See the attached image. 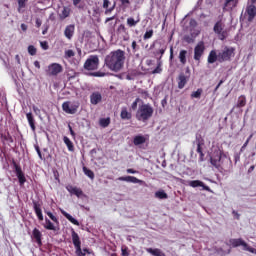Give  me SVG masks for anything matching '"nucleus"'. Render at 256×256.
<instances>
[{"mask_svg": "<svg viewBox=\"0 0 256 256\" xmlns=\"http://www.w3.org/2000/svg\"><path fill=\"white\" fill-rule=\"evenodd\" d=\"M105 66L110 70L117 73L123 69L125 65V51L118 49L110 52L104 59Z\"/></svg>", "mask_w": 256, "mask_h": 256, "instance_id": "nucleus-1", "label": "nucleus"}, {"mask_svg": "<svg viewBox=\"0 0 256 256\" xmlns=\"http://www.w3.org/2000/svg\"><path fill=\"white\" fill-rule=\"evenodd\" d=\"M153 106L150 104H142L139 106L137 113H136V119L138 121H142L145 123L146 121H149L153 117Z\"/></svg>", "mask_w": 256, "mask_h": 256, "instance_id": "nucleus-2", "label": "nucleus"}, {"mask_svg": "<svg viewBox=\"0 0 256 256\" xmlns=\"http://www.w3.org/2000/svg\"><path fill=\"white\" fill-rule=\"evenodd\" d=\"M72 243L75 248L76 256H86L91 255V250L89 248H81V238H79V234L72 229Z\"/></svg>", "mask_w": 256, "mask_h": 256, "instance_id": "nucleus-3", "label": "nucleus"}, {"mask_svg": "<svg viewBox=\"0 0 256 256\" xmlns=\"http://www.w3.org/2000/svg\"><path fill=\"white\" fill-rule=\"evenodd\" d=\"M233 57H235V47L225 46L220 52H218L219 63L231 61Z\"/></svg>", "mask_w": 256, "mask_h": 256, "instance_id": "nucleus-4", "label": "nucleus"}, {"mask_svg": "<svg viewBox=\"0 0 256 256\" xmlns=\"http://www.w3.org/2000/svg\"><path fill=\"white\" fill-rule=\"evenodd\" d=\"M213 31L220 41H225V39L229 37V32L225 29V23H223V20H218L214 24Z\"/></svg>", "mask_w": 256, "mask_h": 256, "instance_id": "nucleus-5", "label": "nucleus"}, {"mask_svg": "<svg viewBox=\"0 0 256 256\" xmlns=\"http://www.w3.org/2000/svg\"><path fill=\"white\" fill-rule=\"evenodd\" d=\"M86 71H97L99 69V56L91 55L84 63Z\"/></svg>", "mask_w": 256, "mask_h": 256, "instance_id": "nucleus-6", "label": "nucleus"}, {"mask_svg": "<svg viewBox=\"0 0 256 256\" xmlns=\"http://www.w3.org/2000/svg\"><path fill=\"white\" fill-rule=\"evenodd\" d=\"M62 110L68 115H75L79 110V102L71 103L70 101H66L62 104Z\"/></svg>", "mask_w": 256, "mask_h": 256, "instance_id": "nucleus-7", "label": "nucleus"}, {"mask_svg": "<svg viewBox=\"0 0 256 256\" xmlns=\"http://www.w3.org/2000/svg\"><path fill=\"white\" fill-rule=\"evenodd\" d=\"M59 73H63V66L59 63H52L46 69V74L49 75V77H57Z\"/></svg>", "mask_w": 256, "mask_h": 256, "instance_id": "nucleus-8", "label": "nucleus"}, {"mask_svg": "<svg viewBox=\"0 0 256 256\" xmlns=\"http://www.w3.org/2000/svg\"><path fill=\"white\" fill-rule=\"evenodd\" d=\"M203 53H205V42L200 41L194 48V60L201 61V57H203Z\"/></svg>", "mask_w": 256, "mask_h": 256, "instance_id": "nucleus-9", "label": "nucleus"}, {"mask_svg": "<svg viewBox=\"0 0 256 256\" xmlns=\"http://www.w3.org/2000/svg\"><path fill=\"white\" fill-rule=\"evenodd\" d=\"M12 164L15 169V173L19 180L20 185H25V182L27 181V179L25 178V174L23 173L21 166H19V164H17V162L15 161H13Z\"/></svg>", "mask_w": 256, "mask_h": 256, "instance_id": "nucleus-10", "label": "nucleus"}, {"mask_svg": "<svg viewBox=\"0 0 256 256\" xmlns=\"http://www.w3.org/2000/svg\"><path fill=\"white\" fill-rule=\"evenodd\" d=\"M189 187H193V189H196V187H202L203 191L211 192V188L201 180H190L188 181Z\"/></svg>", "mask_w": 256, "mask_h": 256, "instance_id": "nucleus-11", "label": "nucleus"}, {"mask_svg": "<svg viewBox=\"0 0 256 256\" xmlns=\"http://www.w3.org/2000/svg\"><path fill=\"white\" fill-rule=\"evenodd\" d=\"M189 82V75L181 72L177 77L178 89H185V85Z\"/></svg>", "mask_w": 256, "mask_h": 256, "instance_id": "nucleus-12", "label": "nucleus"}, {"mask_svg": "<svg viewBox=\"0 0 256 256\" xmlns=\"http://www.w3.org/2000/svg\"><path fill=\"white\" fill-rule=\"evenodd\" d=\"M229 244L231 245V247H243V250L246 251L247 247L249 246V244H247V242H245V240L241 239V238H237V239H230L229 240Z\"/></svg>", "mask_w": 256, "mask_h": 256, "instance_id": "nucleus-13", "label": "nucleus"}, {"mask_svg": "<svg viewBox=\"0 0 256 256\" xmlns=\"http://www.w3.org/2000/svg\"><path fill=\"white\" fill-rule=\"evenodd\" d=\"M31 238L34 239V241L37 243V245L39 247H41V245H43V241H42L43 234L40 232L39 229H37V228L33 229Z\"/></svg>", "mask_w": 256, "mask_h": 256, "instance_id": "nucleus-14", "label": "nucleus"}, {"mask_svg": "<svg viewBox=\"0 0 256 256\" xmlns=\"http://www.w3.org/2000/svg\"><path fill=\"white\" fill-rule=\"evenodd\" d=\"M33 209L39 221H43V211L41 210V203L33 201Z\"/></svg>", "mask_w": 256, "mask_h": 256, "instance_id": "nucleus-15", "label": "nucleus"}, {"mask_svg": "<svg viewBox=\"0 0 256 256\" xmlns=\"http://www.w3.org/2000/svg\"><path fill=\"white\" fill-rule=\"evenodd\" d=\"M118 181H126L127 183H139L140 185H143V180H139L135 176H121L118 178Z\"/></svg>", "mask_w": 256, "mask_h": 256, "instance_id": "nucleus-16", "label": "nucleus"}, {"mask_svg": "<svg viewBox=\"0 0 256 256\" xmlns=\"http://www.w3.org/2000/svg\"><path fill=\"white\" fill-rule=\"evenodd\" d=\"M246 13L248 15V21L251 23L253 19L256 17V7L255 5L251 4L246 8Z\"/></svg>", "mask_w": 256, "mask_h": 256, "instance_id": "nucleus-17", "label": "nucleus"}, {"mask_svg": "<svg viewBox=\"0 0 256 256\" xmlns=\"http://www.w3.org/2000/svg\"><path fill=\"white\" fill-rule=\"evenodd\" d=\"M66 189L68 192H70L71 195H76V197H83V190H81V188L75 187L73 185H68Z\"/></svg>", "mask_w": 256, "mask_h": 256, "instance_id": "nucleus-18", "label": "nucleus"}, {"mask_svg": "<svg viewBox=\"0 0 256 256\" xmlns=\"http://www.w3.org/2000/svg\"><path fill=\"white\" fill-rule=\"evenodd\" d=\"M103 99V96L99 92H94L90 95V102L92 105H99Z\"/></svg>", "mask_w": 256, "mask_h": 256, "instance_id": "nucleus-19", "label": "nucleus"}, {"mask_svg": "<svg viewBox=\"0 0 256 256\" xmlns=\"http://www.w3.org/2000/svg\"><path fill=\"white\" fill-rule=\"evenodd\" d=\"M221 158H222L221 153H217L215 156L211 157L210 158L211 165H213V167H215L216 169H219V167H221Z\"/></svg>", "mask_w": 256, "mask_h": 256, "instance_id": "nucleus-20", "label": "nucleus"}, {"mask_svg": "<svg viewBox=\"0 0 256 256\" xmlns=\"http://www.w3.org/2000/svg\"><path fill=\"white\" fill-rule=\"evenodd\" d=\"M64 35H65L66 39H73V35H75V25L70 24V25L66 26V28L64 30Z\"/></svg>", "mask_w": 256, "mask_h": 256, "instance_id": "nucleus-21", "label": "nucleus"}, {"mask_svg": "<svg viewBox=\"0 0 256 256\" xmlns=\"http://www.w3.org/2000/svg\"><path fill=\"white\" fill-rule=\"evenodd\" d=\"M216 61L219 63V54H217V52L215 50H212V51H210V53L208 55L207 62L210 65H213V63H215Z\"/></svg>", "mask_w": 256, "mask_h": 256, "instance_id": "nucleus-22", "label": "nucleus"}, {"mask_svg": "<svg viewBox=\"0 0 256 256\" xmlns=\"http://www.w3.org/2000/svg\"><path fill=\"white\" fill-rule=\"evenodd\" d=\"M26 119L30 125V129L35 133L37 127L35 126V118L33 117V113H26Z\"/></svg>", "mask_w": 256, "mask_h": 256, "instance_id": "nucleus-23", "label": "nucleus"}, {"mask_svg": "<svg viewBox=\"0 0 256 256\" xmlns=\"http://www.w3.org/2000/svg\"><path fill=\"white\" fill-rule=\"evenodd\" d=\"M120 117L123 121H129L133 117V114L127 110V107H123L121 109Z\"/></svg>", "mask_w": 256, "mask_h": 256, "instance_id": "nucleus-24", "label": "nucleus"}, {"mask_svg": "<svg viewBox=\"0 0 256 256\" xmlns=\"http://www.w3.org/2000/svg\"><path fill=\"white\" fill-rule=\"evenodd\" d=\"M146 142H147V138H145V136L143 135H136L133 139V144L136 147H139V145H143Z\"/></svg>", "mask_w": 256, "mask_h": 256, "instance_id": "nucleus-25", "label": "nucleus"}, {"mask_svg": "<svg viewBox=\"0 0 256 256\" xmlns=\"http://www.w3.org/2000/svg\"><path fill=\"white\" fill-rule=\"evenodd\" d=\"M245 105H247V97H245V95L239 96L235 107L241 109L245 107Z\"/></svg>", "mask_w": 256, "mask_h": 256, "instance_id": "nucleus-26", "label": "nucleus"}, {"mask_svg": "<svg viewBox=\"0 0 256 256\" xmlns=\"http://www.w3.org/2000/svg\"><path fill=\"white\" fill-rule=\"evenodd\" d=\"M146 252L150 253L152 256H166L165 253H163V251H161L159 248H146Z\"/></svg>", "mask_w": 256, "mask_h": 256, "instance_id": "nucleus-27", "label": "nucleus"}, {"mask_svg": "<svg viewBox=\"0 0 256 256\" xmlns=\"http://www.w3.org/2000/svg\"><path fill=\"white\" fill-rule=\"evenodd\" d=\"M187 50H181L178 55V59L181 63V65H187Z\"/></svg>", "mask_w": 256, "mask_h": 256, "instance_id": "nucleus-28", "label": "nucleus"}, {"mask_svg": "<svg viewBox=\"0 0 256 256\" xmlns=\"http://www.w3.org/2000/svg\"><path fill=\"white\" fill-rule=\"evenodd\" d=\"M62 215L68 220L70 221V223H72L73 225H77L79 226V221L75 218H73V216H71V214L67 213L65 210H61Z\"/></svg>", "mask_w": 256, "mask_h": 256, "instance_id": "nucleus-29", "label": "nucleus"}, {"mask_svg": "<svg viewBox=\"0 0 256 256\" xmlns=\"http://www.w3.org/2000/svg\"><path fill=\"white\" fill-rule=\"evenodd\" d=\"M63 141L65 145L68 147V151H75V146L73 145V142L71 141V139H69V137L64 136Z\"/></svg>", "mask_w": 256, "mask_h": 256, "instance_id": "nucleus-30", "label": "nucleus"}, {"mask_svg": "<svg viewBox=\"0 0 256 256\" xmlns=\"http://www.w3.org/2000/svg\"><path fill=\"white\" fill-rule=\"evenodd\" d=\"M235 0H225L224 6H223V11H231V9H233V7H235L234 3Z\"/></svg>", "mask_w": 256, "mask_h": 256, "instance_id": "nucleus-31", "label": "nucleus"}, {"mask_svg": "<svg viewBox=\"0 0 256 256\" xmlns=\"http://www.w3.org/2000/svg\"><path fill=\"white\" fill-rule=\"evenodd\" d=\"M45 223L46 224L44 225V229H47L48 231H57V228L51 223L49 218H45Z\"/></svg>", "mask_w": 256, "mask_h": 256, "instance_id": "nucleus-32", "label": "nucleus"}, {"mask_svg": "<svg viewBox=\"0 0 256 256\" xmlns=\"http://www.w3.org/2000/svg\"><path fill=\"white\" fill-rule=\"evenodd\" d=\"M83 173L86 175V177H89V179H95V173L86 166L83 167Z\"/></svg>", "mask_w": 256, "mask_h": 256, "instance_id": "nucleus-33", "label": "nucleus"}, {"mask_svg": "<svg viewBox=\"0 0 256 256\" xmlns=\"http://www.w3.org/2000/svg\"><path fill=\"white\" fill-rule=\"evenodd\" d=\"M71 15V8L64 7L62 13L60 14V19H67Z\"/></svg>", "mask_w": 256, "mask_h": 256, "instance_id": "nucleus-34", "label": "nucleus"}, {"mask_svg": "<svg viewBox=\"0 0 256 256\" xmlns=\"http://www.w3.org/2000/svg\"><path fill=\"white\" fill-rule=\"evenodd\" d=\"M141 21V19L137 18V20H135V18L133 17H129L127 18V25L128 27H136L137 23H139Z\"/></svg>", "mask_w": 256, "mask_h": 256, "instance_id": "nucleus-35", "label": "nucleus"}, {"mask_svg": "<svg viewBox=\"0 0 256 256\" xmlns=\"http://www.w3.org/2000/svg\"><path fill=\"white\" fill-rule=\"evenodd\" d=\"M117 34L118 35H129V32H127V27H125V24H120L118 26Z\"/></svg>", "mask_w": 256, "mask_h": 256, "instance_id": "nucleus-36", "label": "nucleus"}, {"mask_svg": "<svg viewBox=\"0 0 256 256\" xmlns=\"http://www.w3.org/2000/svg\"><path fill=\"white\" fill-rule=\"evenodd\" d=\"M99 123H100V127H109V125H111V118H101L99 120Z\"/></svg>", "mask_w": 256, "mask_h": 256, "instance_id": "nucleus-37", "label": "nucleus"}, {"mask_svg": "<svg viewBox=\"0 0 256 256\" xmlns=\"http://www.w3.org/2000/svg\"><path fill=\"white\" fill-rule=\"evenodd\" d=\"M216 253L221 256L229 255L231 253V248L228 247L227 249L218 248L216 249Z\"/></svg>", "mask_w": 256, "mask_h": 256, "instance_id": "nucleus-38", "label": "nucleus"}, {"mask_svg": "<svg viewBox=\"0 0 256 256\" xmlns=\"http://www.w3.org/2000/svg\"><path fill=\"white\" fill-rule=\"evenodd\" d=\"M165 51H167V45L163 44L160 49L156 51V55H160L159 60L165 55Z\"/></svg>", "mask_w": 256, "mask_h": 256, "instance_id": "nucleus-39", "label": "nucleus"}, {"mask_svg": "<svg viewBox=\"0 0 256 256\" xmlns=\"http://www.w3.org/2000/svg\"><path fill=\"white\" fill-rule=\"evenodd\" d=\"M45 213L46 215H48L51 221H53V223H56V225H59V219L57 218V216L53 215L51 211H45Z\"/></svg>", "mask_w": 256, "mask_h": 256, "instance_id": "nucleus-40", "label": "nucleus"}, {"mask_svg": "<svg viewBox=\"0 0 256 256\" xmlns=\"http://www.w3.org/2000/svg\"><path fill=\"white\" fill-rule=\"evenodd\" d=\"M203 93V89H198L197 91L192 92L191 97L192 99H201V95Z\"/></svg>", "mask_w": 256, "mask_h": 256, "instance_id": "nucleus-41", "label": "nucleus"}, {"mask_svg": "<svg viewBox=\"0 0 256 256\" xmlns=\"http://www.w3.org/2000/svg\"><path fill=\"white\" fill-rule=\"evenodd\" d=\"M155 197H157L158 199H167L169 196L165 193V191H157L155 193Z\"/></svg>", "mask_w": 256, "mask_h": 256, "instance_id": "nucleus-42", "label": "nucleus"}, {"mask_svg": "<svg viewBox=\"0 0 256 256\" xmlns=\"http://www.w3.org/2000/svg\"><path fill=\"white\" fill-rule=\"evenodd\" d=\"M161 61H158L157 67L152 71L153 75H157L163 71V68H161Z\"/></svg>", "mask_w": 256, "mask_h": 256, "instance_id": "nucleus-43", "label": "nucleus"}, {"mask_svg": "<svg viewBox=\"0 0 256 256\" xmlns=\"http://www.w3.org/2000/svg\"><path fill=\"white\" fill-rule=\"evenodd\" d=\"M28 0H18V13H21V9H25Z\"/></svg>", "mask_w": 256, "mask_h": 256, "instance_id": "nucleus-44", "label": "nucleus"}, {"mask_svg": "<svg viewBox=\"0 0 256 256\" xmlns=\"http://www.w3.org/2000/svg\"><path fill=\"white\" fill-rule=\"evenodd\" d=\"M28 53H29V55H32V56L37 55V48H35V46H33V45H29Z\"/></svg>", "mask_w": 256, "mask_h": 256, "instance_id": "nucleus-45", "label": "nucleus"}, {"mask_svg": "<svg viewBox=\"0 0 256 256\" xmlns=\"http://www.w3.org/2000/svg\"><path fill=\"white\" fill-rule=\"evenodd\" d=\"M64 57L65 59H71V57H75V52L73 50H66Z\"/></svg>", "mask_w": 256, "mask_h": 256, "instance_id": "nucleus-46", "label": "nucleus"}, {"mask_svg": "<svg viewBox=\"0 0 256 256\" xmlns=\"http://www.w3.org/2000/svg\"><path fill=\"white\" fill-rule=\"evenodd\" d=\"M151 37H153V29L146 31L143 36V39L147 41V39H151Z\"/></svg>", "mask_w": 256, "mask_h": 256, "instance_id": "nucleus-47", "label": "nucleus"}, {"mask_svg": "<svg viewBox=\"0 0 256 256\" xmlns=\"http://www.w3.org/2000/svg\"><path fill=\"white\" fill-rule=\"evenodd\" d=\"M184 41L188 44H191V43H194L195 42V38H193L192 36L190 35H185L184 36Z\"/></svg>", "mask_w": 256, "mask_h": 256, "instance_id": "nucleus-48", "label": "nucleus"}, {"mask_svg": "<svg viewBox=\"0 0 256 256\" xmlns=\"http://www.w3.org/2000/svg\"><path fill=\"white\" fill-rule=\"evenodd\" d=\"M122 256H129V248L127 246L121 247Z\"/></svg>", "mask_w": 256, "mask_h": 256, "instance_id": "nucleus-49", "label": "nucleus"}, {"mask_svg": "<svg viewBox=\"0 0 256 256\" xmlns=\"http://www.w3.org/2000/svg\"><path fill=\"white\" fill-rule=\"evenodd\" d=\"M92 77H105V72H91Z\"/></svg>", "mask_w": 256, "mask_h": 256, "instance_id": "nucleus-50", "label": "nucleus"}, {"mask_svg": "<svg viewBox=\"0 0 256 256\" xmlns=\"http://www.w3.org/2000/svg\"><path fill=\"white\" fill-rule=\"evenodd\" d=\"M131 47L133 53H137V51H139V45H137V41H133Z\"/></svg>", "mask_w": 256, "mask_h": 256, "instance_id": "nucleus-51", "label": "nucleus"}, {"mask_svg": "<svg viewBox=\"0 0 256 256\" xmlns=\"http://www.w3.org/2000/svg\"><path fill=\"white\" fill-rule=\"evenodd\" d=\"M40 47L44 49V51H47V49H49V43H47V41H42L40 42Z\"/></svg>", "mask_w": 256, "mask_h": 256, "instance_id": "nucleus-52", "label": "nucleus"}, {"mask_svg": "<svg viewBox=\"0 0 256 256\" xmlns=\"http://www.w3.org/2000/svg\"><path fill=\"white\" fill-rule=\"evenodd\" d=\"M139 101H141V100L139 98H136L135 101L132 103V105H131L132 111L137 110V105H138Z\"/></svg>", "mask_w": 256, "mask_h": 256, "instance_id": "nucleus-53", "label": "nucleus"}, {"mask_svg": "<svg viewBox=\"0 0 256 256\" xmlns=\"http://www.w3.org/2000/svg\"><path fill=\"white\" fill-rule=\"evenodd\" d=\"M4 140L8 141V143H13V136H11V134L7 133V135L4 136Z\"/></svg>", "mask_w": 256, "mask_h": 256, "instance_id": "nucleus-54", "label": "nucleus"}, {"mask_svg": "<svg viewBox=\"0 0 256 256\" xmlns=\"http://www.w3.org/2000/svg\"><path fill=\"white\" fill-rule=\"evenodd\" d=\"M189 26L192 27V29H195V27H197V20L191 19L189 22Z\"/></svg>", "mask_w": 256, "mask_h": 256, "instance_id": "nucleus-55", "label": "nucleus"}, {"mask_svg": "<svg viewBox=\"0 0 256 256\" xmlns=\"http://www.w3.org/2000/svg\"><path fill=\"white\" fill-rule=\"evenodd\" d=\"M251 139H253V134H251L248 139L246 140V142L243 144L242 149H245V147H247L249 145V142L251 141Z\"/></svg>", "mask_w": 256, "mask_h": 256, "instance_id": "nucleus-56", "label": "nucleus"}, {"mask_svg": "<svg viewBox=\"0 0 256 256\" xmlns=\"http://www.w3.org/2000/svg\"><path fill=\"white\" fill-rule=\"evenodd\" d=\"M109 5H111V2L109 0H103L104 9H109Z\"/></svg>", "mask_w": 256, "mask_h": 256, "instance_id": "nucleus-57", "label": "nucleus"}, {"mask_svg": "<svg viewBox=\"0 0 256 256\" xmlns=\"http://www.w3.org/2000/svg\"><path fill=\"white\" fill-rule=\"evenodd\" d=\"M120 3L123 7H127V5L131 4V2L129 0H120Z\"/></svg>", "mask_w": 256, "mask_h": 256, "instance_id": "nucleus-58", "label": "nucleus"}, {"mask_svg": "<svg viewBox=\"0 0 256 256\" xmlns=\"http://www.w3.org/2000/svg\"><path fill=\"white\" fill-rule=\"evenodd\" d=\"M246 251H249V253H254V255H256V249L251 246H247Z\"/></svg>", "mask_w": 256, "mask_h": 256, "instance_id": "nucleus-59", "label": "nucleus"}, {"mask_svg": "<svg viewBox=\"0 0 256 256\" xmlns=\"http://www.w3.org/2000/svg\"><path fill=\"white\" fill-rule=\"evenodd\" d=\"M35 149H36V152L38 153V157L43 160V155L41 154V149L39 148V146H36Z\"/></svg>", "mask_w": 256, "mask_h": 256, "instance_id": "nucleus-60", "label": "nucleus"}, {"mask_svg": "<svg viewBox=\"0 0 256 256\" xmlns=\"http://www.w3.org/2000/svg\"><path fill=\"white\" fill-rule=\"evenodd\" d=\"M126 173H130V174H132V175H135V174L138 173V171H137V170H134V169H132V168H128V169L126 170Z\"/></svg>", "mask_w": 256, "mask_h": 256, "instance_id": "nucleus-61", "label": "nucleus"}, {"mask_svg": "<svg viewBox=\"0 0 256 256\" xmlns=\"http://www.w3.org/2000/svg\"><path fill=\"white\" fill-rule=\"evenodd\" d=\"M32 109H33L34 113H36V115H39V113H41V109H39V107H37V106H33Z\"/></svg>", "mask_w": 256, "mask_h": 256, "instance_id": "nucleus-62", "label": "nucleus"}, {"mask_svg": "<svg viewBox=\"0 0 256 256\" xmlns=\"http://www.w3.org/2000/svg\"><path fill=\"white\" fill-rule=\"evenodd\" d=\"M197 153H199V154H201V153H203V148H201V143H198L197 144Z\"/></svg>", "mask_w": 256, "mask_h": 256, "instance_id": "nucleus-63", "label": "nucleus"}, {"mask_svg": "<svg viewBox=\"0 0 256 256\" xmlns=\"http://www.w3.org/2000/svg\"><path fill=\"white\" fill-rule=\"evenodd\" d=\"M42 24H43V22L41 21V19L37 18L36 19V27L39 29V27H41Z\"/></svg>", "mask_w": 256, "mask_h": 256, "instance_id": "nucleus-64", "label": "nucleus"}]
</instances>
